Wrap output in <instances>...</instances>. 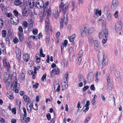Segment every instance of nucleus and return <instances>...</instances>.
Here are the masks:
<instances>
[{"mask_svg": "<svg viewBox=\"0 0 123 123\" xmlns=\"http://www.w3.org/2000/svg\"><path fill=\"white\" fill-rule=\"evenodd\" d=\"M23 98L25 101L27 103V105H28L30 102L29 97L27 95H24L23 96Z\"/></svg>", "mask_w": 123, "mask_h": 123, "instance_id": "nucleus-19", "label": "nucleus"}, {"mask_svg": "<svg viewBox=\"0 0 123 123\" xmlns=\"http://www.w3.org/2000/svg\"><path fill=\"white\" fill-rule=\"evenodd\" d=\"M89 88L88 86H85L83 89V90L84 92H85L86 90H87Z\"/></svg>", "mask_w": 123, "mask_h": 123, "instance_id": "nucleus-54", "label": "nucleus"}, {"mask_svg": "<svg viewBox=\"0 0 123 123\" xmlns=\"http://www.w3.org/2000/svg\"><path fill=\"white\" fill-rule=\"evenodd\" d=\"M101 11H98L97 9H95L94 10V17L97 18L98 17V15L101 16Z\"/></svg>", "mask_w": 123, "mask_h": 123, "instance_id": "nucleus-13", "label": "nucleus"}, {"mask_svg": "<svg viewBox=\"0 0 123 123\" xmlns=\"http://www.w3.org/2000/svg\"><path fill=\"white\" fill-rule=\"evenodd\" d=\"M56 66L55 64H54V74H58L60 73L59 69L57 67H56Z\"/></svg>", "mask_w": 123, "mask_h": 123, "instance_id": "nucleus-20", "label": "nucleus"}, {"mask_svg": "<svg viewBox=\"0 0 123 123\" xmlns=\"http://www.w3.org/2000/svg\"><path fill=\"white\" fill-rule=\"evenodd\" d=\"M33 108L35 110H37L38 109V106L37 104H35V107H33Z\"/></svg>", "mask_w": 123, "mask_h": 123, "instance_id": "nucleus-63", "label": "nucleus"}, {"mask_svg": "<svg viewBox=\"0 0 123 123\" xmlns=\"http://www.w3.org/2000/svg\"><path fill=\"white\" fill-rule=\"evenodd\" d=\"M63 63L64 64V66L65 67L67 66L68 64V61L67 59H64L62 61Z\"/></svg>", "mask_w": 123, "mask_h": 123, "instance_id": "nucleus-31", "label": "nucleus"}, {"mask_svg": "<svg viewBox=\"0 0 123 123\" xmlns=\"http://www.w3.org/2000/svg\"><path fill=\"white\" fill-rule=\"evenodd\" d=\"M78 80L79 82H83L84 86L86 84V81L82 74H79L78 75Z\"/></svg>", "mask_w": 123, "mask_h": 123, "instance_id": "nucleus-11", "label": "nucleus"}, {"mask_svg": "<svg viewBox=\"0 0 123 123\" xmlns=\"http://www.w3.org/2000/svg\"><path fill=\"white\" fill-rule=\"evenodd\" d=\"M106 78L107 81V84H108L109 83H111V78L110 75L109 74H107Z\"/></svg>", "mask_w": 123, "mask_h": 123, "instance_id": "nucleus-27", "label": "nucleus"}, {"mask_svg": "<svg viewBox=\"0 0 123 123\" xmlns=\"http://www.w3.org/2000/svg\"><path fill=\"white\" fill-rule=\"evenodd\" d=\"M22 12L23 15L24 16H27L28 15L27 14L26 10L25 9H23L22 10Z\"/></svg>", "mask_w": 123, "mask_h": 123, "instance_id": "nucleus-30", "label": "nucleus"}, {"mask_svg": "<svg viewBox=\"0 0 123 123\" xmlns=\"http://www.w3.org/2000/svg\"><path fill=\"white\" fill-rule=\"evenodd\" d=\"M95 30L94 28L93 27L87 26L84 27L81 31V35L82 37L90 35L92 34Z\"/></svg>", "mask_w": 123, "mask_h": 123, "instance_id": "nucleus-2", "label": "nucleus"}, {"mask_svg": "<svg viewBox=\"0 0 123 123\" xmlns=\"http://www.w3.org/2000/svg\"><path fill=\"white\" fill-rule=\"evenodd\" d=\"M88 40L89 43L91 44L93 43L94 42H95V40H93L92 37L91 36H89L88 37Z\"/></svg>", "mask_w": 123, "mask_h": 123, "instance_id": "nucleus-21", "label": "nucleus"}, {"mask_svg": "<svg viewBox=\"0 0 123 123\" xmlns=\"http://www.w3.org/2000/svg\"><path fill=\"white\" fill-rule=\"evenodd\" d=\"M17 105H18V107L19 108L20 107V105L21 103V100L19 99L17 100Z\"/></svg>", "mask_w": 123, "mask_h": 123, "instance_id": "nucleus-45", "label": "nucleus"}, {"mask_svg": "<svg viewBox=\"0 0 123 123\" xmlns=\"http://www.w3.org/2000/svg\"><path fill=\"white\" fill-rule=\"evenodd\" d=\"M98 60L100 62H101L102 61V66H105L106 65L108 64V61L107 59H104V56L103 53H102V55L99 56Z\"/></svg>", "mask_w": 123, "mask_h": 123, "instance_id": "nucleus-5", "label": "nucleus"}, {"mask_svg": "<svg viewBox=\"0 0 123 123\" xmlns=\"http://www.w3.org/2000/svg\"><path fill=\"white\" fill-rule=\"evenodd\" d=\"M46 74L45 73V74H43L41 78V80L43 82L44 80L46 79Z\"/></svg>", "mask_w": 123, "mask_h": 123, "instance_id": "nucleus-41", "label": "nucleus"}, {"mask_svg": "<svg viewBox=\"0 0 123 123\" xmlns=\"http://www.w3.org/2000/svg\"><path fill=\"white\" fill-rule=\"evenodd\" d=\"M118 11H117L115 12L114 14V16L116 18H117L118 16Z\"/></svg>", "mask_w": 123, "mask_h": 123, "instance_id": "nucleus-51", "label": "nucleus"}, {"mask_svg": "<svg viewBox=\"0 0 123 123\" xmlns=\"http://www.w3.org/2000/svg\"><path fill=\"white\" fill-rule=\"evenodd\" d=\"M108 29L105 27L101 30L99 34V38H103L104 37V35L105 37H107L108 36Z\"/></svg>", "mask_w": 123, "mask_h": 123, "instance_id": "nucleus-4", "label": "nucleus"}, {"mask_svg": "<svg viewBox=\"0 0 123 123\" xmlns=\"http://www.w3.org/2000/svg\"><path fill=\"white\" fill-rule=\"evenodd\" d=\"M115 76L117 78H118L120 77V73L119 72L117 71H116L115 73Z\"/></svg>", "mask_w": 123, "mask_h": 123, "instance_id": "nucleus-38", "label": "nucleus"}, {"mask_svg": "<svg viewBox=\"0 0 123 123\" xmlns=\"http://www.w3.org/2000/svg\"><path fill=\"white\" fill-rule=\"evenodd\" d=\"M98 72H97L95 74V81L96 82H98Z\"/></svg>", "mask_w": 123, "mask_h": 123, "instance_id": "nucleus-34", "label": "nucleus"}, {"mask_svg": "<svg viewBox=\"0 0 123 123\" xmlns=\"http://www.w3.org/2000/svg\"><path fill=\"white\" fill-rule=\"evenodd\" d=\"M78 64L79 65H80L82 60V57H78Z\"/></svg>", "mask_w": 123, "mask_h": 123, "instance_id": "nucleus-49", "label": "nucleus"}, {"mask_svg": "<svg viewBox=\"0 0 123 123\" xmlns=\"http://www.w3.org/2000/svg\"><path fill=\"white\" fill-rule=\"evenodd\" d=\"M112 16L111 13H110L107 15V19L110 22L112 20Z\"/></svg>", "mask_w": 123, "mask_h": 123, "instance_id": "nucleus-23", "label": "nucleus"}, {"mask_svg": "<svg viewBox=\"0 0 123 123\" xmlns=\"http://www.w3.org/2000/svg\"><path fill=\"white\" fill-rule=\"evenodd\" d=\"M6 87L8 90H11L13 91L14 88L16 89L17 88V81H13L12 83H10V82H6Z\"/></svg>", "mask_w": 123, "mask_h": 123, "instance_id": "nucleus-3", "label": "nucleus"}, {"mask_svg": "<svg viewBox=\"0 0 123 123\" xmlns=\"http://www.w3.org/2000/svg\"><path fill=\"white\" fill-rule=\"evenodd\" d=\"M68 42L67 40H65L64 41V43L62 44H63L64 45V47H66L67 45Z\"/></svg>", "mask_w": 123, "mask_h": 123, "instance_id": "nucleus-53", "label": "nucleus"}, {"mask_svg": "<svg viewBox=\"0 0 123 123\" xmlns=\"http://www.w3.org/2000/svg\"><path fill=\"white\" fill-rule=\"evenodd\" d=\"M25 71H23L21 72V79L22 80H24L25 78Z\"/></svg>", "mask_w": 123, "mask_h": 123, "instance_id": "nucleus-25", "label": "nucleus"}, {"mask_svg": "<svg viewBox=\"0 0 123 123\" xmlns=\"http://www.w3.org/2000/svg\"><path fill=\"white\" fill-rule=\"evenodd\" d=\"M43 51L42 50V48H41L40 49V56H41L43 57H44L45 56V55L43 53Z\"/></svg>", "mask_w": 123, "mask_h": 123, "instance_id": "nucleus-33", "label": "nucleus"}, {"mask_svg": "<svg viewBox=\"0 0 123 123\" xmlns=\"http://www.w3.org/2000/svg\"><path fill=\"white\" fill-rule=\"evenodd\" d=\"M38 84H39L38 83H36L35 84L33 85V87L34 88H37L38 87Z\"/></svg>", "mask_w": 123, "mask_h": 123, "instance_id": "nucleus-60", "label": "nucleus"}, {"mask_svg": "<svg viewBox=\"0 0 123 123\" xmlns=\"http://www.w3.org/2000/svg\"><path fill=\"white\" fill-rule=\"evenodd\" d=\"M13 12H14V13L15 14L14 16H17L18 15V12L16 10H14Z\"/></svg>", "mask_w": 123, "mask_h": 123, "instance_id": "nucleus-64", "label": "nucleus"}, {"mask_svg": "<svg viewBox=\"0 0 123 123\" xmlns=\"http://www.w3.org/2000/svg\"><path fill=\"white\" fill-rule=\"evenodd\" d=\"M41 0H38L36 3V6L38 8H40L43 6L44 4Z\"/></svg>", "mask_w": 123, "mask_h": 123, "instance_id": "nucleus-12", "label": "nucleus"}, {"mask_svg": "<svg viewBox=\"0 0 123 123\" xmlns=\"http://www.w3.org/2000/svg\"><path fill=\"white\" fill-rule=\"evenodd\" d=\"M40 68V67L39 66H37V67H34V73L35 74H36V71L38 70Z\"/></svg>", "mask_w": 123, "mask_h": 123, "instance_id": "nucleus-32", "label": "nucleus"}, {"mask_svg": "<svg viewBox=\"0 0 123 123\" xmlns=\"http://www.w3.org/2000/svg\"><path fill=\"white\" fill-rule=\"evenodd\" d=\"M62 91L65 89H66L68 87V85H64V84H62Z\"/></svg>", "mask_w": 123, "mask_h": 123, "instance_id": "nucleus-42", "label": "nucleus"}, {"mask_svg": "<svg viewBox=\"0 0 123 123\" xmlns=\"http://www.w3.org/2000/svg\"><path fill=\"white\" fill-rule=\"evenodd\" d=\"M59 15L58 12L57 11L55 12L54 15V18L56 19L59 18Z\"/></svg>", "mask_w": 123, "mask_h": 123, "instance_id": "nucleus-28", "label": "nucleus"}, {"mask_svg": "<svg viewBox=\"0 0 123 123\" xmlns=\"http://www.w3.org/2000/svg\"><path fill=\"white\" fill-rule=\"evenodd\" d=\"M36 62H37L38 63L40 62V58L38 57L36 55Z\"/></svg>", "mask_w": 123, "mask_h": 123, "instance_id": "nucleus-56", "label": "nucleus"}, {"mask_svg": "<svg viewBox=\"0 0 123 123\" xmlns=\"http://www.w3.org/2000/svg\"><path fill=\"white\" fill-rule=\"evenodd\" d=\"M12 113L14 114H16V108H12Z\"/></svg>", "mask_w": 123, "mask_h": 123, "instance_id": "nucleus-50", "label": "nucleus"}, {"mask_svg": "<svg viewBox=\"0 0 123 123\" xmlns=\"http://www.w3.org/2000/svg\"><path fill=\"white\" fill-rule=\"evenodd\" d=\"M16 58L18 60L19 62L20 63L21 59V51L18 49L16 50Z\"/></svg>", "mask_w": 123, "mask_h": 123, "instance_id": "nucleus-8", "label": "nucleus"}, {"mask_svg": "<svg viewBox=\"0 0 123 123\" xmlns=\"http://www.w3.org/2000/svg\"><path fill=\"white\" fill-rule=\"evenodd\" d=\"M19 37L21 41L22 40L23 34V33H18Z\"/></svg>", "mask_w": 123, "mask_h": 123, "instance_id": "nucleus-39", "label": "nucleus"}, {"mask_svg": "<svg viewBox=\"0 0 123 123\" xmlns=\"http://www.w3.org/2000/svg\"><path fill=\"white\" fill-rule=\"evenodd\" d=\"M32 32L34 35H36L38 33V30L36 28H34L32 31Z\"/></svg>", "mask_w": 123, "mask_h": 123, "instance_id": "nucleus-44", "label": "nucleus"}, {"mask_svg": "<svg viewBox=\"0 0 123 123\" xmlns=\"http://www.w3.org/2000/svg\"><path fill=\"white\" fill-rule=\"evenodd\" d=\"M64 0H61V4L59 6L60 10V11H63V17L60 20V27L62 28L63 24L66 25L68 22L67 14L66 13V11L67 10L68 5V4H62L63 1Z\"/></svg>", "mask_w": 123, "mask_h": 123, "instance_id": "nucleus-1", "label": "nucleus"}, {"mask_svg": "<svg viewBox=\"0 0 123 123\" xmlns=\"http://www.w3.org/2000/svg\"><path fill=\"white\" fill-rule=\"evenodd\" d=\"M94 45L95 49L96 50H98L99 49V47L98 42L96 40H95V42H94Z\"/></svg>", "mask_w": 123, "mask_h": 123, "instance_id": "nucleus-22", "label": "nucleus"}, {"mask_svg": "<svg viewBox=\"0 0 123 123\" xmlns=\"http://www.w3.org/2000/svg\"><path fill=\"white\" fill-rule=\"evenodd\" d=\"M50 74L51 77L53 78L54 76V68L51 69H50Z\"/></svg>", "mask_w": 123, "mask_h": 123, "instance_id": "nucleus-29", "label": "nucleus"}, {"mask_svg": "<svg viewBox=\"0 0 123 123\" xmlns=\"http://www.w3.org/2000/svg\"><path fill=\"white\" fill-rule=\"evenodd\" d=\"M34 21V19L33 18H30L28 21L29 23L28 26L30 28L32 27L33 26V23Z\"/></svg>", "mask_w": 123, "mask_h": 123, "instance_id": "nucleus-17", "label": "nucleus"}, {"mask_svg": "<svg viewBox=\"0 0 123 123\" xmlns=\"http://www.w3.org/2000/svg\"><path fill=\"white\" fill-rule=\"evenodd\" d=\"M14 3L15 6L21 7L24 5V0H15Z\"/></svg>", "mask_w": 123, "mask_h": 123, "instance_id": "nucleus-7", "label": "nucleus"}, {"mask_svg": "<svg viewBox=\"0 0 123 123\" xmlns=\"http://www.w3.org/2000/svg\"><path fill=\"white\" fill-rule=\"evenodd\" d=\"M72 9L71 10L72 11H74L75 8L76 7V6L75 5V4L74 2H72Z\"/></svg>", "mask_w": 123, "mask_h": 123, "instance_id": "nucleus-40", "label": "nucleus"}, {"mask_svg": "<svg viewBox=\"0 0 123 123\" xmlns=\"http://www.w3.org/2000/svg\"><path fill=\"white\" fill-rule=\"evenodd\" d=\"M75 37L76 35L75 34L73 35L70 37H69L68 38L70 42H73L74 41Z\"/></svg>", "mask_w": 123, "mask_h": 123, "instance_id": "nucleus-24", "label": "nucleus"}, {"mask_svg": "<svg viewBox=\"0 0 123 123\" xmlns=\"http://www.w3.org/2000/svg\"><path fill=\"white\" fill-rule=\"evenodd\" d=\"M26 108H27V110L28 112L29 113H30L31 112V108H29V107L28 108L27 107V105H26Z\"/></svg>", "mask_w": 123, "mask_h": 123, "instance_id": "nucleus-62", "label": "nucleus"}, {"mask_svg": "<svg viewBox=\"0 0 123 123\" xmlns=\"http://www.w3.org/2000/svg\"><path fill=\"white\" fill-rule=\"evenodd\" d=\"M28 4L29 6L31 8L33 7L34 5V2L33 0H28Z\"/></svg>", "mask_w": 123, "mask_h": 123, "instance_id": "nucleus-15", "label": "nucleus"}, {"mask_svg": "<svg viewBox=\"0 0 123 123\" xmlns=\"http://www.w3.org/2000/svg\"><path fill=\"white\" fill-rule=\"evenodd\" d=\"M23 25L25 27H26L27 25V23L26 21H24L23 23Z\"/></svg>", "mask_w": 123, "mask_h": 123, "instance_id": "nucleus-58", "label": "nucleus"}, {"mask_svg": "<svg viewBox=\"0 0 123 123\" xmlns=\"http://www.w3.org/2000/svg\"><path fill=\"white\" fill-rule=\"evenodd\" d=\"M103 39V40L102 41V43L103 44H104L105 43L107 40V37Z\"/></svg>", "mask_w": 123, "mask_h": 123, "instance_id": "nucleus-57", "label": "nucleus"}, {"mask_svg": "<svg viewBox=\"0 0 123 123\" xmlns=\"http://www.w3.org/2000/svg\"><path fill=\"white\" fill-rule=\"evenodd\" d=\"M58 82V81H57V83L55 84H56V85H54V86H55V87H54V89L55 88H56V89L55 91L57 92H59L60 90V86Z\"/></svg>", "mask_w": 123, "mask_h": 123, "instance_id": "nucleus-18", "label": "nucleus"}, {"mask_svg": "<svg viewBox=\"0 0 123 123\" xmlns=\"http://www.w3.org/2000/svg\"><path fill=\"white\" fill-rule=\"evenodd\" d=\"M83 52L82 50L80 51L79 52L78 54V57H82Z\"/></svg>", "mask_w": 123, "mask_h": 123, "instance_id": "nucleus-47", "label": "nucleus"}, {"mask_svg": "<svg viewBox=\"0 0 123 123\" xmlns=\"http://www.w3.org/2000/svg\"><path fill=\"white\" fill-rule=\"evenodd\" d=\"M13 41L15 43H18L19 41L18 39L16 37H15L13 39Z\"/></svg>", "mask_w": 123, "mask_h": 123, "instance_id": "nucleus-46", "label": "nucleus"}, {"mask_svg": "<svg viewBox=\"0 0 123 123\" xmlns=\"http://www.w3.org/2000/svg\"><path fill=\"white\" fill-rule=\"evenodd\" d=\"M113 88V86L111 83L107 84V90L109 92L111 91Z\"/></svg>", "mask_w": 123, "mask_h": 123, "instance_id": "nucleus-16", "label": "nucleus"}, {"mask_svg": "<svg viewBox=\"0 0 123 123\" xmlns=\"http://www.w3.org/2000/svg\"><path fill=\"white\" fill-rule=\"evenodd\" d=\"M90 89L91 90L95 91V88L94 87V85H92L90 86Z\"/></svg>", "mask_w": 123, "mask_h": 123, "instance_id": "nucleus-55", "label": "nucleus"}, {"mask_svg": "<svg viewBox=\"0 0 123 123\" xmlns=\"http://www.w3.org/2000/svg\"><path fill=\"white\" fill-rule=\"evenodd\" d=\"M3 65L6 68L7 71H8L10 68L9 63L7 62L6 59L5 58L3 59Z\"/></svg>", "mask_w": 123, "mask_h": 123, "instance_id": "nucleus-10", "label": "nucleus"}, {"mask_svg": "<svg viewBox=\"0 0 123 123\" xmlns=\"http://www.w3.org/2000/svg\"><path fill=\"white\" fill-rule=\"evenodd\" d=\"M30 58L28 54H24L23 58L24 61L25 62H27L29 61Z\"/></svg>", "mask_w": 123, "mask_h": 123, "instance_id": "nucleus-14", "label": "nucleus"}, {"mask_svg": "<svg viewBox=\"0 0 123 123\" xmlns=\"http://www.w3.org/2000/svg\"><path fill=\"white\" fill-rule=\"evenodd\" d=\"M9 94H8L7 96L10 99H12L13 98L12 94L11 92H9Z\"/></svg>", "mask_w": 123, "mask_h": 123, "instance_id": "nucleus-43", "label": "nucleus"}, {"mask_svg": "<svg viewBox=\"0 0 123 123\" xmlns=\"http://www.w3.org/2000/svg\"><path fill=\"white\" fill-rule=\"evenodd\" d=\"M112 4L114 6H116L118 4V0H113Z\"/></svg>", "mask_w": 123, "mask_h": 123, "instance_id": "nucleus-26", "label": "nucleus"}, {"mask_svg": "<svg viewBox=\"0 0 123 123\" xmlns=\"http://www.w3.org/2000/svg\"><path fill=\"white\" fill-rule=\"evenodd\" d=\"M30 118L29 117H28L25 119V121L26 122V123L27 122H29L30 121Z\"/></svg>", "mask_w": 123, "mask_h": 123, "instance_id": "nucleus-61", "label": "nucleus"}, {"mask_svg": "<svg viewBox=\"0 0 123 123\" xmlns=\"http://www.w3.org/2000/svg\"><path fill=\"white\" fill-rule=\"evenodd\" d=\"M122 27V23L121 22L117 23L115 24V30L116 31H120Z\"/></svg>", "mask_w": 123, "mask_h": 123, "instance_id": "nucleus-9", "label": "nucleus"}, {"mask_svg": "<svg viewBox=\"0 0 123 123\" xmlns=\"http://www.w3.org/2000/svg\"><path fill=\"white\" fill-rule=\"evenodd\" d=\"M18 30L19 31L18 33H23V29L21 26H19Z\"/></svg>", "mask_w": 123, "mask_h": 123, "instance_id": "nucleus-36", "label": "nucleus"}, {"mask_svg": "<svg viewBox=\"0 0 123 123\" xmlns=\"http://www.w3.org/2000/svg\"><path fill=\"white\" fill-rule=\"evenodd\" d=\"M47 118L48 120H50L51 119L50 115L49 113H48L46 115Z\"/></svg>", "mask_w": 123, "mask_h": 123, "instance_id": "nucleus-52", "label": "nucleus"}, {"mask_svg": "<svg viewBox=\"0 0 123 123\" xmlns=\"http://www.w3.org/2000/svg\"><path fill=\"white\" fill-rule=\"evenodd\" d=\"M45 26L48 25L49 26V22L48 19L47 18L45 20Z\"/></svg>", "mask_w": 123, "mask_h": 123, "instance_id": "nucleus-48", "label": "nucleus"}, {"mask_svg": "<svg viewBox=\"0 0 123 123\" xmlns=\"http://www.w3.org/2000/svg\"><path fill=\"white\" fill-rule=\"evenodd\" d=\"M23 110L24 112V116L26 117L27 116L26 110L25 107H23Z\"/></svg>", "mask_w": 123, "mask_h": 123, "instance_id": "nucleus-37", "label": "nucleus"}, {"mask_svg": "<svg viewBox=\"0 0 123 123\" xmlns=\"http://www.w3.org/2000/svg\"><path fill=\"white\" fill-rule=\"evenodd\" d=\"M11 123H16V120L14 118H12L11 120Z\"/></svg>", "mask_w": 123, "mask_h": 123, "instance_id": "nucleus-59", "label": "nucleus"}, {"mask_svg": "<svg viewBox=\"0 0 123 123\" xmlns=\"http://www.w3.org/2000/svg\"><path fill=\"white\" fill-rule=\"evenodd\" d=\"M10 20L11 23L15 25L17 24L19 22L18 17L17 16H11Z\"/></svg>", "mask_w": 123, "mask_h": 123, "instance_id": "nucleus-6", "label": "nucleus"}, {"mask_svg": "<svg viewBox=\"0 0 123 123\" xmlns=\"http://www.w3.org/2000/svg\"><path fill=\"white\" fill-rule=\"evenodd\" d=\"M6 34V32L5 30H3L2 31V35L3 37H5Z\"/></svg>", "mask_w": 123, "mask_h": 123, "instance_id": "nucleus-35", "label": "nucleus"}]
</instances>
